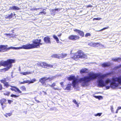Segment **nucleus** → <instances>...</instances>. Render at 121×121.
<instances>
[{
  "mask_svg": "<svg viewBox=\"0 0 121 121\" xmlns=\"http://www.w3.org/2000/svg\"><path fill=\"white\" fill-rule=\"evenodd\" d=\"M89 76L84 77L83 78H80L77 80V79L76 78L73 80L72 82V85L73 87H75L77 83H82L83 86H87L88 85V82L91 80L96 78L99 75L98 74L90 73L89 74Z\"/></svg>",
  "mask_w": 121,
  "mask_h": 121,
  "instance_id": "obj_1",
  "label": "nucleus"
},
{
  "mask_svg": "<svg viewBox=\"0 0 121 121\" xmlns=\"http://www.w3.org/2000/svg\"><path fill=\"white\" fill-rule=\"evenodd\" d=\"M15 62V60L11 59H9L6 61H0V67L3 66L4 67H6L0 69V72H5L8 71L12 67V64Z\"/></svg>",
  "mask_w": 121,
  "mask_h": 121,
  "instance_id": "obj_2",
  "label": "nucleus"
},
{
  "mask_svg": "<svg viewBox=\"0 0 121 121\" xmlns=\"http://www.w3.org/2000/svg\"><path fill=\"white\" fill-rule=\"evenodd\" d=\"M41 40L37 39L33 40L32 44H27L28 49L38 48L40 47V46L43 44V43H41Z\"/></svg>",
  "mask_w": 121,
  "mask_h": 121,
  "instance_id": "obj_3",
  "label": "nucleus"
},
{
  "mask_svg": "<svg viewBox=\"0 0 121 121\" xmlns=\"http://www.w3.org/2000/svg\"><path fill=\"white\" fill-rule=\"evenodd\" d=\"M86 56V54L82 51L80 50L78 51L74 54L73 56L72 57L73 59L76 60L79 58H84Z\"/></svg>",
  "mask_w": 121,
  "mask_h": 121,
  "instance_id": "obj_4",
  "label": "nucleus"
},
{
  "mask_svg": "<svg viewBox=\"0 0 121 121\" xmlns=\"http://www.w3.org/2000/svg\"><path fill=\"white\" fill-rule=\"evenodd\" d=\"M112 82L110 83L111 87L113 88H115L118 86V84L116 83V82H118L121 85V77L118 78H112Z\"/></svg>",
  "mask_w": 121,
  "mask_h": 121,
  "instance_id": "obj_5",
  "label": "nucleus"
},
{
  "mask_svg": "<svg viewBox=\"0 0 121 121\" xmlns=\"http://www.w3.org/2000/svg\"><path fill=\"white\" fill-rule=\"evenodd\" d=\"M3 84L4 86L6 88H8L9 86L11 87V88H10V89L12 91H15L18 93L21 94L22 93V91L20 90L16 86H12L10 85L8 82H6Z\"/></svg>",
  "mask_w": 121,
  "mask_h": 121,
  "instance_id": "obj_6",
  "label": "nucleus"
},
{
  "mask_svg": "<svg viewBox=\"0 0 121 121\" xmlns=\"http://www.w3.org/2000/svg\"><path fill=\"white\" fill-rule=\"evenodd\" d=\"M39 82L45 86L47 87L49 85V84L47 83L46 77H44L41 78L39 80Z\"/></svg>",
  "mask_w": 121,
  "mask_h": 121,
  "instance_id": "obj_7",
  "label": "nucleus"
},
{
  "mask_svg": "<svg viewBox=\"0 0 121 121\" xmlns=\"http://www.w3.org/2000/svg\"><path fill=\"white\" fill-rule=\"evenodd\" d=\"M7 45H0V52H4L10 49V47L7 48Z\"/></svg>",
  "mask_w": 121,
  "mask_h": 121,
  "instance_id": "obj_8",
  "label": "nucleus"
},
{
  "mask_svg": "<svg viewBox=\"0 0 121 121\" xmlns=\"http://www.w3.org/2000/svg\"><path fill=\"white\" fill-rule=\"evenodd\" d=\"M80 38V37L79 36L75 35H69L68 37L69 40L73 41L78 40Z\"/></svg>",
  "mask_w": 121,
  "mask_h": 121,
  "instance_id": "obj_9",
  "label": "nucleus"
},
{
  "mask_svg": "<svg viewBox=\"0 0 121 121\" xmlns=\"http://www.w3.org/2000/svg\"><path fill=\"white\" fill-rule=\"evenodd\" d=\"M0 103L3 108H5L6 106L7 103V99L4 98H3L0 100Z\"/></svg>",
  "mask_w": 121,
  "mask_h": 121,
  "instance_id": "obj_10",
  "label": "nucleus"
},
{
  "mask_svg": "<svg viewBox=\"0 0 121 121\" xmlns=\"http://www.w3.org/2000/svg\"><path fill=\"white\" fill-rule=\"evenodd\" d=\"M28 49L27 44L23 45L22 47H10V49Z\"/></svg>",
  "mask_w": 121,
  "mask_h": 121,
  "instance_id": "obj_11",
  "label": "nucleus"
},
{
  "mask_svg": "<svg viewBox=\"0 0 121 121\" xmlns=\"http://www.w3.org/2000/svg\"><path fill=\"white\" fill-rule=\"evenodd\" d=\"M43 40L44 43L46 44H51V38L49 36L47 35L44 37Z\"/></svg>",
  "mask_w": 121,
  "mask_h": 121,
  "instance_id": "obj_12",
  "label": "nucleus"
},
{
  "mask_svg": "<svg viewBox=\"0 0 121 121\" xmlns=\"http://www.w3.org/2000/svg\"><path fill=\"white\" fill-rule=\"evenodd\" d=\"M42 67L44 68L49 69L53 67V65L49 64L45 62H42Z\"/></svg>",
  "mask_w": 121,
  "mask_h": 121,
  "instance_id": "obj_13",
  "label": "nucleus"
},
{
  "mask_svg": "<svg viewBox=\"0 0 121 121\" xmlns=\"http://www.w3.org/2000/svg\"><path fill=\"white\" fill-rule=\"evenodd\" d=\"M98 84L97 86L99 87H103L105 86V84L103 80L101 79L99 80L98 81Z\"/></svg>",
  "mask_w": 121,
  "mask_h": 121,
  "instance_id": "obj_14",
  "label": "nucleus"
},
{
  "mask_svg": "<svg viewBox=\"0 0 121 121\" xmlns=\"http://www.w3.org/2000/svg\"><path fill=\"white\" fill-rule=\"evenodd\" d=\"M100 43H93V42H91L89 43L88 45L90 46L93 47H98L101 45L100 44Z\"/></svg>",
  "mask_w": 121,
  "mask_h": 121,
  "instance_id": "obj_15",
  "label": "nucleus"
},
{
  "mask_svg": "<svg viewBox=\"0 0 121 121\" xmlns=\"http://www.w3.org/2000/svg\"><path fill=\"white\" fill-rule=\"evenodd\" d=\"M73 31L78 33L82 37H84V32L82 31L81 30L77 29H75L73 30Z\"/></svg>",
  "mask_w": 121,
  "mask_h": 121,
  "instance_id": "obj_16",
  "label": "nucleus"
},
{
  "mask_svg": "<svg viewBox=\"0 0 121 121\" xmlns=\"http://www.w3.org/2000/svg\"><path fill=\"white\" fill-rule=\"evenodd\" d=\"M111 64L110 62H104L101 64V66L103 67H108L110 66Z\"/></svg>",
  "mask_w": 121,
  "mask_h": 121,
  "instance_id": "obj_17",
  "label": "nucleus"
},
{
  "mask_svg": "<svg viewBox=\"0 0 121 121\" xmlns=\"http://www.w3.org/2000/svg\"><path fill=\"white\" fill-rule=\"evenodd\" d=\"M15 14L14 13V14L11 13L8 15H6L5 16V18L6 19H10L13 17L14 16H15Z\"/></svg>",
  "mask_w": 121,
  "mask_h": 121,
  "instance_id": "obj_18",
  "label": "nucleus"
},
{
  "mask_svg": "<svg viewBox=\"0 0 121 121\" xmlns=\"http://www.w3.org/2000/svg\"><path fill=\"white\" fill-rule=\"evenodd\" d=\"M20 9V8L15 6H12L9 8V10H14L15 11L19 10Z\"/></svg>",
  "mask_w": 121,
  "mask_h": 121,
  "instance_id": "obj_19",
  "label": "nucleus"
},
{
  "mask_svg": "<svg viewBox=\"0 0 121 121\" xmlns=\"http://www.w3.org/2000/svg\"><path fill=\"white\" fill-rule=\"evenodd\" d=\"M88 69L86 68L82 69H81L80 71L81 74L86 73L88 72Z\"/></svg>",
  "mask_w": 121,
  "mask_h": 121,
  "instance_id": "obj_20",
  "label": "nucleus"
},
{
  "mask_svg": "<svg viewBox=\"0 0 121 121\" xmlns=\"http://www.w3.org/2000/svg\"><path fill=\"white\" fill-rule=\"evenodd\" d=\"M52 87L53 88V89L55 90H59L60 89L58 88H55L54 87L56 86V83L55 82H53L51 85H49Z\"/></svg>",
  "mask_w": 121,
  "mask_h": 121,
  "instance_id": "obj_21",
  "label": "nucleus"
},
{
  "mask_svg": "<svg viewBox=\"0 0 121 121\" xmlns=\"http://www.w3.org/2000/svg\"><path fill=\"white\" fill-rule=\"evenodd\" d=\"M76 78L74 75H71L67 79L69 81H70L72 80H73Z\"/></svg>",
  "mask_w": 121,
  "mask_h": 121,
  "instance_id": "obj_22",
  "label": "nucleus"
},
{
  "mask_svg": "<svg viewBox=\"0 0 121 121\" xmlns=\"http://www.w3.org/2000/svg\"><path fill=\"white\" fill-rule=\"evenodd\" d=\"M9 80L8 78L6 77L5 78H4L3 79L1 80L0 81L1 83L4 84L6 82V81H8Z\"/></svg>",
  "mask_w": 121,
  "mask_h": 121,
  "instance_id": "obj_23",
  "label": "nucleus"
},
{
  "mask_svg": "<svg viewBox=\"0 0 121 121\" xmlns=\"http://www.w3.org/2000/svg\"><path fill=\"white\" fill-rule=\"evenodd\" d=\"M59 54H54L52 56V57L53 58H60V56H59Z\"/></svg>",
  "mask_w": 121,
  "mask_h": 121,
  "instance_id": "obj_24",
  "label": "nucleus"
},
{
  "mask_svg": "<svg viewBox=\"0 0 121 121\" xmlns=\"http://www.w3.org/2000/svg\"><path fill=\"white\" fill-rule=\"evenodd\" d=\"M112 82H111V80L109 78H107L105 81L104 83L105 84V86L107 85L110 82V83Z\"/></svg>",
  "mask_w": 121,
  "mask_h": 121,
  "instance_id": "obj_25",
  "label": "nucleus"
},
{
  "mask_svg": "<svg viewBox=\"0 0 121 121\" xmlns=\"http://www.w3.org/2000/svg\"><path fill=\"white\" fill-rule=\"evenodd\" d=\"M31 73L30 72L27 71L26 72H22L20 73V74L23 75H26L29 74Z\"/></svg>",
  "mask_w": 121,
  "mask_h": 121,
  "instance_id": "obj_26",
  "label": "nucleus"
},
{
  "mask_svg": "<svg viewBox=\"0 0 121 121\" xmlns=\"http://www.w3.org/2000/svg\"><path fill=\"white\" fill-rule=\"evenodd\" d=\"M67 54L61 53L60 56V58H64L67 56Z\"/></svg>",
  "mask_w": 121,
  "mask_h": 121,
  "instance_id": "obj_27",
  "label": "nucleus"
},
{
  "mask_svg": "<svg viewBox=\"0 0 121 121\" xmlns=\"http://www.w3.org/2000/svg\"><path fill=\"white\" fill-rule=\"evenodd\" d=\"M55 78V76H53L51 77H48V78L46 77V79L47 81L49 80V81H51L53 79Z\"/></svg>",
  "mask_w": 121,
  "mask_h": 121,
  "instance_id": "obj_28",
  "label": "nucleus"
},
{
  "mask_svg": "<svg viewBox=\"0 0 121 121\" xmlns=\"http://www.w3.org/2000/svg\"><path fill=\"white\" fill-rule=\"evenodd\" d=\"M71 88V84H68L65 88V90H70V89Z\"/></svg>",
  "mask_w": 121,
  "mask_h": 121,
  "instance_id": "obj_29",
  "label": "nucleus"
},
{
  "mask_svg": "<svg viewBox=\"0 0 121 121\" xmlns=\"http://www.w3.org/2000/svg\"><path fill=\"white\" fill-rule=\"evenodd\" d=\"M20 89L22 91H26V89L25 87L24 86H21Z\"/></svg>",
  "mask_w": 121,
  "mask_h": 121,
  "instance_id": "obj_30",
  "label": "nucleus"
},
{
  "mask_svg": "<svg viewBox=\"0 0 121 121\" xmlns=\"http://www.w3.org/2000/svg\"><path fill=\"white\" fill-rule=\"evenodd\" d=\"M10 97H14L15 98H17L19 96V95H16L13 94H12L10 96Z\"/></svg>",
  "mask_w": 121,
  "mask_h": 121,
  "instance_id": "obj_31",
  "label": "nucleus"
},
{
  "mask_svg": "<svg viewBox=\"0 0 121 121\" xmlns=\"http://www.w3.org/2000/svg\"><path fill=\"white\" fill-rule=\"evenodd\" d=\"M36 81V80L35 78H34L32 79L30 81L29 80V84L30 83H34Z\"/></svg>",
  "mask_w": 121,
  "mask_h": 121,
  "instance_id": "obj_32",
  "label": "nucleus"
},
{
  "mask_svg": "<svg viewBox=\"0 0 121 121\" xmlns=\"http://www.w3.org/2000/svg\"><path fill=\"white\" fill-rule=\"evenodd\" d=\"M10 93V92L7 91H6L4 93V94L5 95L9 96Z\"/></svg>",
  "mask_w": 121,
  "mask_h": 121,
  "instance_id": "obj_33",
  "label": "nucleus"
},
{
  "mask_svg": "<svg viewBox=\"0 0 121 121\" xmlns=\"http://www.w3.org/2000/svg\"><path fill=\"white\" fill-rule=\"evenodd\" d=\"M12 115V113H6L5 114H4V116L6 117H7L8 116L10 117Z\"/></svg>",
  "mask_w": 121,
  "mask_h": 121,
  "instance_id": "obj_34",
  "label": "nucleus"
},
{
  "mask_svg": "<svg viewBox=\"0 0 121 121\" xmlns=\"http://www.w3.org/2000/svg\"><path fill=\"white\" fill-rule=\"evenodd\" d=\"M53 37L56 40L57 42H58L59 41V39L55 35H53Z\"/></svg>",
  "mask_w": 121,
  "mask_h": 121,
  "instance_id": "obj_35",
  "label": "nucleus"
},
{
  "mask_svg": "<svg viewBox=\"0 0 121 121\" xmlns=\"http://www.w3.org/2000/svg\"><path fill=\"white\" fill-rule=\"evenodd\" d=\"M73 102L75 104L77 105V106L78 107H79V105L78 103L77 102V101L75 99H74L73 101Z\"/></svg>",
  "mask_w": 121,
  "mask_h": 121,
  "instance_id": "obj_36",
  "label": "nucleus"
},
{
  "mask_svg": "<svg viewBox=\"0 0 121 121\" xmlns=\"http://www.w3.org/2000/svg\"><path fill=\"white\" fill-rule=\"evenodd\" d=\"M91 36V35L90 33H87L85 34V36L86 37H87L88 36Z\"/></svg>",
  "mask_w": 121,
  "mask_h": 121,
  "instance_id": "obj_37",
  "label": "nucleus"
},
{
  "mask_svg": "<svg viewBox=\"0 0 121 121\" xmlns=\"http://www.w3.org/2000/svg\"><path fill=\"white\" fill-rule=\"evenodd\" d=\"M102 114V113H98L97 114H95L94 115L95 116H98L99 117H100L101 116Z\"/></svg>",
  "mask_w": 121,
  "mask_h": 121,
  "instance_id": "obj_38",
  "label": "nucleus"
},
{
  "mask_svg": "<svg viewBox=\"0 0 121 121\" xmlns=\"http://www.w3.org/2000/svg\"><path fill=\"white\" fill-rule=\"evenodd\" d=\"M110 110L112 113H114L113 106L112 105L110 106Z\"/></svg>",
  "mask_w": 121,
  "mask_h": 121,
  "instance_id": "obj_39",
  "label": "nucleus"
},
{
  "mask_svg": "<svg viewBox=\"0 0 121 121\" xmlns=\"http://www.w3.org/2000/svg\"><path fill=\"white\" fill-rule=\"evenodd\" d=\"M112 60L114 61L115 62H119V58L115 59H113Z\"/></svg>",
  "mask_w": 121,
  "mask_h": 121,
  "instance_id": "obj_40",
  "label": "nucleus"
},
{
  "mask_svg": "<svg viewBox=\"0 0 121 121\" xmlns=\"http://www.w3.org/2000/svg\"><path fill=\"white\" fill-rule=\"evenodd\" d=\"M60 10V9L58 8L54 9H52V12H54L55 11H58V10Z\"/></svg>",
  "mask_w": 121,
  "mask_h": 121,
  "instance_id": "obj_41",
  "label": "nucleus"
},
{
  "mask_svg": "<svg viewBox=\"0 0 121 121\" xmlns=\"http://www.w3.org/2000/svg\"><path fill=\"white\" fill-rule=\"evenodd\" d=\"M95 97L97 99H100V98L102 97V96H95Z\"/></svg>",
  "mask_w": 121,
  "mask_h": 121,
  "instance_id": "obj_42",
  "label": "nucleus"
},
{
  "mask_svg": "<svg viewBox=\"0 0 121 121\" xmlns=\"http://www.w3.org/2000/svg\"><path fill=\"white\" fill-rule=\"evenodd\" d=\"M101 19V18H94L93 19V20H99L100 19Z\"/></svg>",
  "mask_w": 121,
  "mask_h": 121,
  "instance_id": "obj_43",
  "label": "nucleus"
},
{
  "mask_svg": "<svg viewBox=\"0 0 121 121\" xmlns=\"http://www.w3.org/2000/svg\"><path fill=\"white\" fill-rule=\"evenodd\" d=\"M24 82L23 83H28V84H29V80H25L23 81Z\"/></svg>",
  "mask_w": 121,
  "mask_h": 121,
  "instance_id": "obj_44",
  "label": "nucleus"
},
{
  "mask_svg": "<svg viewBox=\"0 0 121 121\" xmlns=\"http://www.w3.org/2000/svg\"><path fill=\"white\" fill-rule=\"evenodd\" d=\"M42 13H43L44 14H45L46 13V12H45L44 11H42L39 12V15H40Z\"/></svg>",
  "mask_w": 121,
  "mask_h": 121,
  "instance_id": "obj_45",
  "label": "nucleus"
},
{
  "mask_svg": "<svg viewBox=\"0 0 121 121\" xmlns=\"http://www.w3.org/2000/svg\"><path fill=\"white\" fill-rule=\"evenodd\" d=\"M8 103L9 104H10L12 102H13V101L10 100H8Z\"/></svg>",
  "mask_w": 121,
  "mask_h": 121,
  "instance_id": "obj_46",
  "label": "nucleus"
},
{
  "mask_svg": "<svg viewBox=\"0 0 121 121\" xmlns=\"http://www.w3.org/2000/svg\"><path fill=\"white\" fill-rule=\"evenodd\" d=\"M42 62L39 63L38 64V66H41L42 67Z\"/></svg>",
  "mask_w": 121,
  "mask_h": 121,
  "instance_id": "obj_47",
  "label": "nucleus"
},
{
  "mask_svg": "<svg viewBox=\"0 0 121 121\" xmlns=\"http://www.w3.org/2000/svg\"><path fill=\"white\" fill-rule=\"evenodd\" d=\"M108 28H109V27L108 26H107V27L104 28H103L100 31H102V30H105V29H107Z\"/></svg>",
  "mask_w": 121,
  "mask_h": 121,
  "instance_id": "obj_48",
  "label": "nucleus"
},
{
  "mask_svg": "<svg viewBox=\"0 0 121 121\" xmlns=\"http://www.w3.org/2000/svg\"><path fill=\"white\" fill-rule=\"evenodd\" d=\"M3 89V87L2 85L1 84H0V90H2Z\"/></svg>",
  "mask_w": 121,
  "mask_h": 121,
  "instance_id": "obj_49",
  "label": "nucleus"
},
{
  "mask_svg": "<svg viewBox=\"0 0 121 121\" xmlns=\"http://www.w3.org/2000/svg\"><path fill=\"white\" fill-rule=\"evenodd\" d=\"M92 5H91L90 4H89L88 5H86V7L87 8L89 7H92Z\"/></svg>",
  "mask_w": 121,
  "mask_h": 121,
  "instance_id": "obj_50",
  "label": "nucleus"
},
{
  "mask_svg": "<svg viewBox=\"0 0 121 121\" xmlns=\"http://www.w3.org/2000/svg\"><path fill=\"white\" fill-rule=\"evenodd\" d=\"M40 8H35L34 9H31V10L32 11H33V10H37V9H39Z\"/></svg>",
  "mask_w": 121,
  "mask_h": 121,
  "instance_id": "obj_51",
  "label": "nucleus"
},
{
  "mask_svg": "<svg viewBox=\"0 0 121 121\" xmlns=\"http://www.w3.org/2000/svg\"><path fill=\"white\" fill-rule=\"evenodd\" d=\"M5 35H6L7 36H11V35L10 34H7L6 33L5 34Z\"/></svg>",
  "mask_w": 121,
  "mask_h": 121,
  "instance_id": "obj_52",
  "label": "nucleus"
},
{
  "mask_svg": "<svg viewBox=\"0 0 121 121\" xmlns=\"http://www.w3.org/2000/svg\"><path fill=\"white\" fill-rule=\"evenodd\" d=\"M121 109V107H118L117 109L118 110Z\"/></svg>",
  "mask_w": 121,
  "mask_h": 121,
  "instance_id": "obj_53",
  "label": "nucleus"
},
{
  "mask_svg": "<svg viewBox=\"0 0 121 121\" xmlns=\"http://www.w3.org/2000/svg\"><path fill=\"white\" fill-rule=\"evenodd\" d=\"M35 101H36V102H37V103H39L40 102L38 100H37L36 99H35Z\"/></svg>",
  "mask_w": 121,
  "mask_h": 121,
  "instance_id": "obj_54",
  "label": "nucleus"
},
{
  "mask_svg": "<svg viewBox=\"0 0 121 121\" xmlns=\"http://www.w3.org/2000/svg\"><path fill=\"white\" fill-rule=\"evenodd\" d=\"M121 67V64L119 65L118 66V68H120Z\"/></svg>",
  "mask_w": 121,
  "mask_h": 121,
  "instance_id": "obj_55",
  "label": "nucleus"
},
{
  "mask_svg": "<svg viewBox=\"0 0 121 121\" xmlns=\"http://www.w3.org/2000/svg\"><path fill=\"white\" fill-rule=\"evenodd\" d=\"M119 62L121 61V58H119Z\"/></svg>",
  "mask_w": 121,
  "mask_h": 121,
  "instance_id": "obj_56",
  "label": "nucleus"
},
{
  "mask_svg": "<svg viewBox=\"0 0 121 121\" xmlns=\"http://www.w3.org/2000/svg\"><path fill=\"white\" fill-rule=\"evenodd\" d=\"M61 35V33L60 34L58 35V36L59 37H60Z\"/></svg>",
  "mask_w": 121,
  "mask_h": 121,
  "instance_id": "obj_57",
  "label": "nucleus"
},
{
  "mask_svg": "<svg viewBox=\"0 0 121 121\" xmlns=\"http://www.w3.org/2000/svg\"><path fill=\"white\" fill-rule=\"evenodd\" d=\"M118 110L117 109L116 110V112H115L116 113H117L118 112Z\"/></svg>",
  "mask_w": 121,
  "mask_h": 121,
  "instance_id": "obj_58",
  "label": "nucleus"
},
{
  "mask_svg": "<svg viewBox=\"0 0 121 121\" xmlns=\"http://www.w3.org/2000/svg\"><path fill=\"white\" fill-rule=\"evenodd\" d=\"M60 84L61 85H62L63 84V82H61L60 83Z\"/></svg>",
  "mask_w": 121,
  "mask_h": 121,
  "instance_id": "obj_59",
  "label": "nucleus"
},
{
  "mask_svg": "<svg viewBox=\"0 0 121 121\" xmlns=\"http://www.w3.org/2000/svg\"><path fill=\"white\" fill-rule=\"evenodd\" d=\"M106 87L107 88V89H108L109 88V86H107Z\"/></svg>",
  "mask_w": 121,
  "mask_h": 121,
  "instance_id": "obj_60",
  "label": "nucleus"
},
{
  "mask_svg": "<svg viewBox=\"0 0 121 121\" xmlns=\"http://www.w3.org/2000/svg\"><path fill=\"white\" fill-rule=\"evenodd\" d=\"M105 75H102V78H104V77H105Z\"/></svg>",
  "mask_w": 121,
  "mask_h": 121,
  "instance_id": "obj_61",
  "label": "nucleus"
},
{
  "mask_svg": "<svg viewBox=\"0 0 121 121\" xmlns=\"http://www.w3.org/2000/svg\"><path fill=\"white\" fill-rule=\"evenodd\" d=\"M24 81H23L22 82H21V84H24V83H23Z\"/></svg>",
  "mask_w": 121,
  "mask_h": 121,
  "instance_id": "obj_62",
  "label": "nucleus"
},
{
  "mask_svg": "<svg viewBox=\"0 0 121 121\" xmlns=\"http://www.w3.org/2000/svg\"><path fill=\"white\" fill-rule=\"evenodd\" d=\"M51 110H52L53 109H52V108H51Z\"/></svg>",
  "mask_w": 121,
  "mask_h": 121,
  "instance_id": "obj_63",
  "label": "nucleus"
},
{
  "mask_svg": "<svg viewBox=\"0 0 121 121\" xmlns=\"http://www.w3.org/2000/svg\"><path fill=\"white\" fill-rule=\"evenodd\" d=\"M20 69L19 70V71H20Z\"/></svg>",
  "mask_w": 121,
  "mask_h": 121,
  "instance_id": "obj_64",
  "label": "nucleus"
}]
</instances>
